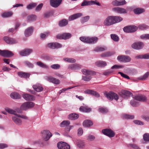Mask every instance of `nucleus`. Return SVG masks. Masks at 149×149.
<instances>
[{"instance_id": "4c0bfd02", "label": "nucleus", "mask_w": 149, "mask_h": 149, "mask_svg": "<svg viewBox=\"0 0 149 149\" xmlns=\"http://www.w3.org/2000/svg\"><path fill=\"white\" fill-rule=\"evenodd\" d=\"M68 24V20L66 19H63L59 22V25L60 26H66Z\"/></svg>"}, {"instance_id": "6e6552de", "label": "nucleus", "mask_w": 149, "mask_h": 149, "mask_svg": "<svg viewBox=\"0 0 149 149\" xmlns=\"http://www.w3.org/2000/svg\"><path fill=\"white\" fill-rule=\"evenodd\" d=\"M13 55L12 52L8 50H2L0 49V55L3 57H9Z\"/></svg>"}, {"instance_id": "f03ea898", "label": "nucleus", "mask_w": 149, "mask_h": 149, "mask_svg": "<svg viewBox=\"0 0 149 149\" xmlns=\"http://www.w3.org/2000/svg\"><path fill=\"white\" fill-rule=\"evenodd\" d=\"M79 39L82 42L88 43H94L97 41L98 39L97 37L90 38L81 37H80Z\"/></svg>"}, {"instance_id": "39448f33", "label": "nucleus", "mask_w": 149, "mask_h": 149, "mask_svg": "<svg viewBox=\"0 0 149 149\" xmlns=\"http://www.w3.org/2000/svg\"><path fill=\"white\" fill-rule=\"evenodd\" d=\"M41 134L42 139L46 141L49 140L52 136L50 131H42Z\"/></svg>"}, {"instance_id": "338daca9", "label": "nucleus", "mask_w": 149, "mask_h": 149, "mask_svg": "<svg viewBox=\"0 0 149 149\" xmlns=\"http://www.w3.org/2000/svg\"><path fill=\"white\" fill-rule=\"evenodd\" d=\"M74 87H70L67 88H63L62 89L60 90L58 92V93L59 94H61L62 93L65 92V91H66V90H68V89H71L72 88H73Z\"/></svg>"}, {"instance_id": "e433bc0d", "label": "nucleus", "mask_w": 149, "mask_h": 149, "mask_svg": "<svg viewBox=\"0 0 149 149\" xmlns=\"http://www.w3.org/2000/svg\"><path fill=\"white\" fill-rule=\"evenodd\" d=\"M70 122L69 120H64L62 121L60 124V127H65L69 125Z\"/></svg>"}, {"instance_id": "dca6fc26", "label": "nucleus", "mask_w": 149, "mask_h": 149, "mask_svg": "<svg viewBox=\"0 0 149 149\" xmlns=\"http://www.w3.org/2000/svg\"><path fill=\"white\" fill-rule=\"evenodd\" d=\"M22 97L26 101H32L35 99V97L34 96L27 93L23 94Z\"/></svg>"}, {"instance_id": "a211bd4d", "label": "nucleus", "mask_w": 149, "mask_h": 149, "mask_svg": "<svg viewBox=\"0 0 149 149\" xmlns=\"http://www.w3.org/2000/svg\"><path fill=\"white\" fill-rule=\"evenodd\" d=\"M4 40L7 44H13L17 42L16 40L13 38H10L8 36H5L3 37Z\"/></svg>"}, {"instance_id": "4be33fe9", "label": "nucleus", "mask_w": 149, "mask_h": 149, "mask_svg": "<svg viewBox=\"0 0 149 149\" xmlns=\"http://www.w3.org/2000/svg\"><path fill=\"white\" fill-rule=\"evenodd\" d=\"M17 74L20 77L25 78H29L30 75V74L29 73L22 72H18L17 73Z\"/></svg>"}, {"instance_id": "4468645a", "label": "nucleus", "mask_w": 149, "mask_h": 149, "mask_svg": "<svg viewBox=\"0 0 149 149\" xmlns=\"http://www.w3.org/2000/svg\"><path fill=\"white\" fill-rule=\"evenodd\" d=\"M47 46L51 49L58 48L61 47L62 45L58 42L50 43L48 44Z\"/></svg>"}, {"instance_id": "7ed1b4c3", "label": "nucleus", "mask_w": 149, "mask_h": 149, "mask_svg": "<svg viewBox=\"0 0 149 149\" xmlns=\"http://www.w3.org/2000/svg\"><path fill=\"white\" fill-rule=\"evenodd\" d=\"M104 94L108 99L111 100H112L113 99L117 100L118 99V95L112 91H110L109 93L105 92Z\"/></svg>"}, {"instance_id": "37998d69", "label": "nucleus", "mask_w": 149, "mask_h": 149, "mask_svg": "<svg viewBox=\"0 0 149 149\" xmlns=\"http://www.w3.org/2000/svg\"><path fill=\"white\" fill-rule=\"evenodd\" d=\"M123 117L124 118L126 119H133L134 118L133 115H130L127 114H123Z\"/></svg>"}, {"instance_id": "09e8293b", "label": "nucleus", "mask_w": 149, "mask_h": 149, "mask_svg": "<svg viewBox=\"0 0 149 149\" xmlns=\"http://www.w3.org/2000/svg\"><path fill=\"white\" fill-rule=\"evenodd\" d=\"M149 75V72H147L143 75L139 77V79L140 80H144L148 77Z\"/></svg>"}, {"instance_id": "9d476101", "label": "nucleus", "mask_w": 149, "mask_h": 149, "mask_svg": "<svg viewBox=\"0 0 149 149\" xmlns=\"http://www.w3.org/2000/svg\"><path fill=\"white\" fill-rule=\"evenodd\" d=\"M114 12L120 14H126L127 13V10L124 8L119 7H116L112 9Z\"/></svg>"}, {"instance_id": "bf43d9fd", "label": "nucleus", "mask_w": 149, "mask_h": 149, "mask_svg": "<svg viewBox=\"0 0 149 149\" xmlns=\"http://www.w3.org/2000/svg\"><path fill=\"white\" fill-rule=\"evenodd\" d=\"M133 122L136 125H144V123L140 120H135L133 121Z\"/></svg>"}, {"instance_id": "393cba45", "label": "nucleus", "mask_w": 149, "mask_h": 149, "mask_svg": "<svg viewBox=\"0 0 149 149\" xmlns=\"http://www.w3.org/2000/svg\"><path fill=\"white\" fill-rule=\"evenodd\" d=\"M33 27H30L26 29L25 31L24 34L26 37H28L30 36L33 33Z\"/></svg>"}, {"instance_id": "4d7b16f0", "label": "nucleus", "mask_w": 149, "mask_h": 149, "mask_svg": "<svg viewBox=\"0 0 149 149\" xmlns=\"http://www.w3.org/2000/svg\"><path fill=\"white\" fill-rule=\"evenodd\" d=\"M144 140L146 142H149V134H145L143 136Z\"/></svg>"}, {"instance_id": "0e129e2a", "label": "nucleus", "mask_w": 149, "mask_h": 149, "mask_svg": "<svg viewBox=\"0 0 149 149\" xmlns=\"http://www.w3.org/2000/svg\"><path fill=\"white\" fill-rule=\"evenodd\" d=\"M60 65L58 64H53L51 66V68L54 69H59L60 68Z\"/></svg>"}, {"instance_id": "3c124183", "label": "nucleus", "mask_w": 149, "mask_h": 149, "mask_svg": "<svg viewBox=\"0 0 149 149\" xmlns=\"http://www.w3.org/2000/svg\"><path fill=\"white\" fill-rule=\"evenodd\" d=\"M138 28L141 30H143L148 29V26L145 24H143L139 25Z\"/></svg>"}, {"instance_id": "2f4dec72", "label": "nucleus", "mask_w": 149, "mask_h": 149, "mask_svg": "<svg viewBox=\"0 0 149 149\" xmlns=\"http://www.w3.org/2000/svg\"><path fill=\"white\" fill-rule=\"evenodd\" d=\"M10 96L11 98L15 99H19L21 97V96L18 93L15 92L12 93Z\"/></svg>"}, {"instance_id": "f3484780", "label": "nucleus", "mask_w": 149, "mask_h": 149, "mask_svg": "<svg viewBox=\"0 0 149 149\" xmlns=\"http://www.w3.org/2000/svg\"><path fill=\"white\" fill-rule=\"evenodd\" d=\"M32 52V50L31 49H25L21 51L19 53L20 55L22 56H25L29 55Z\"/></svg>"}, {"instance_id": "49530a36", "label": "nucleus", "mask_w": 149, "mask_h": 149, "mask_svg": "<svg viewBox=\"0 0 149 149\" xmlns=\"http://www.w3.org/2000/svg\"><path fill=\"white\" fill-rule=\"evenodd\" d=\"M90 18V17L89 16L82 17L81 19V22L82 23H84L88 21Z\"/></svg>"}, {"instance_id": "f257e3e1", "label": "nucleus", "mask_w": 149, "mask_h": 149, "mask_svg": "<svg viewBox=\"0 0 149 149\" xmlns=\"http://www.w3.org/2000/svg\"><path fill=\"white\" fill-rule=\"evenodd\" d=\"M134 100H132L130 102V104L133 107H136L139 105V101L141 102H145L147 100L146 97L143 95H137L133 97Z\"/></svg>"}, {"instance_id": "6e6d98bb", "label": "nucleus", "mask_w": 149, "mask_h": 149, "mask_svg": "<svg viewBox=\"0 0 149 149\" xmlns=\"http://www.w3.org/2000/svg\"><path fill=\"white\" fill-rule=\"evenodd\" d=\"M85 145L84 142L81 140L79 141L77 143V146L80 148H83Z\"/></svg>"}, {"instance_id": "ea45409f", "label": "nucleus", "mask_w": 149, "mask_h": 149, "mask_svg": "<svg viewBox=\"0 0 149 149\" xmlns=\"http://www.w3.org/2000/svg\"><path fill=\"white\" fill-rule=\"evenodd\" d=\"M122 96L124 97V96H126V97L130 96L132 95V93L130 91L126 90H124L122 91Z\"/></svg>"}, {"instance_id": "58836bf2", "label": "nucleus", "mask_w": 149, "mask_h": 149, "mask_svg": "<svg viewBox=\"0 0 149 149\" xmlns=\"http://www.w3.org/2000/svg\"><path fill=\"white\" fill-rule=\"evenodd\" d=\"M144 9L139 8H136L134 10V11L135 13L137 14L142 13L144 12Z\"/></svg>"}, {"instance_id": "774afa93", "label": "nucleus", "mask_w": 149, "mask_h": 149, "mask_svg": "<svg viewBox=\"0 0 149 149\" xmlns=\"http://www.w3.org/2000/svg\"><path fill=\"white\" fill-rule=\"evenodd\" d=\"M90 3L89 1H84L81 3V6L90 5Z\"/></svg>"}, {"instance_id": "473e14b6", "label": "nucleus", "mask_w": 149, "mask_h": 149, "mask_svg": "<svg viewBox=\"0 0 149 149\" xmlns=\"http://www.w3.org/2000/svg\"><path fill=\"white\" fill-rule=\"evenodd\" d=\"M12 119L14 123L17 125H20L22 123L21 120L17 116L13 117Z\"/></svg>"}, {"instance_id": "72a5a7b5", "label": "nucleus", "mask_w": 149, "mask_h": 149, "mask_svg": "<svg viewBox=\"0 0 149 149\" xmlns=\"http://www.w3.org/2000/svg\"><path fill=\"white\" fill-rule=\"evenodd\" d=\"M113 17L114 24L119 22L123 20V18L120 16H113Z\"/></svg>"}, {"instance_id": "ddd939ff", "label": "nucleus", "mask_w": 149, "mask_h": 149, "mask_svg": "<svg viewBox=\"0 0 149 149\" xmlns=\"http://www.w3.org/2000/svg\"><path fill=\"white\" fill-rule=\"evenodd\" d=\"M59 149H70V146L64 142H60L57 144Z\"/></svg>"}, {"instance_id": "c756f323", "label": "nucleus", "mask_w": 149, "mask_h": 149, "mask_svg": "<svg viewBox=\"0 0 149 149\" xmlns=\"http://www.w3.org/2000/svg\"><path fill=\"white\" fill-rule=\"evenodd\" d=\"M95 65L98 67H104L107 65V63L103 61H99L95 63Z\"/></svg>"}, {"instance_id": "c85d7f7f", "label": "nucleus", "mask_w": 149, "mask_h": 149, "mask_svg": "<svg viewBox=\"0 0 149 149\" xmlns=\"http://www.w3.org/2000/svg\"><path fill=\"white\" fill-rule=\"evenodd\" d=\"M79 117L78 115L75 113H72L69 115L68 118L71 120H74L77 119Z\"/></svg>"}, {"instance_id": "423d86ee", "label": "nucleus", "mask_w": 149, "mask_h": 149, "mask_svg": "<svg viewBox=\"0 0 149 149\" xmlns=\"http://www.w3.org/2000/svg\"><path fill=\"white\" fill-rule=\"evenodd\" d=\"M113 16H109L104 20L103 24L106 26H109L114 24Z\"/></svg>"}, {"instance_id": "f8f14e48", "label": "nucleus", "mask_w": 149, "mask_h": 149, "mask_svg": "<svg viewBox=\"0 0 149 149\" xmlns=\"http://www.w3.org/2000/svg\"><path fill=\"white\" fill-rule=\"evenodd\" d=\"M71 36V34L69 33H64L61 34H58L56 36L57 38L66 39L69 38Z\"/></svg>"}, {"instance_id": "c03bdc74", "label": "nucleus", "mask_w": 149, "mask_h": 149, "mask_svg": "<svg viewBox=\"0 0 149 149\" xmlns=\"http://www.w3.org/2000/svg\"><path fill=\"white\" fill-rule=\"evenodd\" d=\"M111 37L112 39L114 41L117 42L119 40L118 37L115 34H111Z\"/></svg>"}, {"instance_id": "8fccbe9b", "label": "nucleus", "mask_w": 149, "mask_h": 149, "mask_svg": "<svg viewBox=\"0 0 149 149\" xmlns=\"http://www.w3.org/2000/svg\"><path fill=\"white\" fill-rule=\"evenodd\" d=\"M95 139V137L94 136L90 134L88 136L86 137V139L88 141H93Z\"/></svg>"}, {"instance_id": "7c9ffc66", "label": "nucleus", "mask_w": 149, "mask_h": 149, "mask_svg": "<svg viewBox=\"0 0 149 149\" xmlns=\"http://www.w3.org/2000/svg\"><path fill=\"white\" fill-rule=\"evenodd\" d=\"M83 124L85 127H89L93 125V123L90 120H86L84 121Z\"/></svg>"}, {"instance_id": "e2e57ef3", "label": "nucleus", "mask_w": 149, "mask_h": 149, "mask_svg": "<svg viewBox=\"0 0 149 149\" xmlns=\"http://www.w3.org/2000/svg\"><path fill=\"white\" fill-rule=\"evenodd\" d=\"M42 3H40L36 8L35 10L36 11L38 12L40 10L43 6Z\"/></svg>"}, {"instance_id": "680f3d73", "label": "nucleus", "mask_w": 149, "mask_h": 149, "mask_svg": "<svg viewBox=\"0 0 149 149\" xmlns=\"http://www.w3.org/2000/svg\"><path fill=\"white\" fill-rule=\"evenodd\" d=\"M24 63L26 65L28 66L29 67L32 68L33 67V65L27 61H25L24 62Z\"/></svg>"}, {"instance_id": "20e7f679", "label": "nucleus", "mask_w": 149, "mask_h": 149, "mask_svg": "<svg viewBox=\"0 0 149 149\" xmlns=\"http://www.w3.org/2000/svg\"><path fill=\"white\" fill-rule=\"evenodd\" d=\"M35 104L32 102H26L23 103L21 106V109L23 110H26L28 109L33 107Z\"/></svg>"}, {"instance_id": "864d4df0", "label": "nucleus", "mask_w": 149, "mask_h": 149, "mask_svg": "<svg viewBox=\"0 0 149 149\" xmlns=\"http://www.w3.org/2000/svg\"><path fill=\"white\" fill-rule=\"evenodd\" d=\"M113 54L110 52H107L105 53L102 54H101L102 57H107L111 56Z\"/></svg>"}, {"instance_id": "f704fd0d", "label": "nucleus", "mask_w": 149, "mask_h": 149, "mask_svg": "<svg viewBox=\"0 0 149 149\" xmlns=\"http://www.w3.org/2000/svg\"><path fill=\"white\" fill-rule=\"evenodd\" d=\"M13 14L12 11L7 12L3 13L1 16L3 18L8 17L11 16Z\"/></svg>"}, {"instance_id": "052dcab7", "label": "nucleus", "mask_w": 149, "mask_h": 149, "mask_svg": "<svg viewBox=\"0 0 149 149\" xmlns=\"http://www.w3.org/2000/svg\"><path fill=\"white\" fill-rule=\"evenodd\" d=\"M91 77L90 76H83L82 79L84 81H88L91 80Z\"/></svg>"}, {"instance_id": "a18cd8bd", "label": "nucleus", "mask_w": 149, "mask_h": 149, "mask_svg": "<svg viewBox=\"0 0 149 149\" xmlns=\"http://www.w3.org/2000/svg\"><path fill=\"white\" fill-rule=\"evenodd\" d=\"M36 5L37 4L36 3H31L27 5L26 8L29 10L31 9L36 7Z\"/></svg>"}, {"instance_id": "5fc2aeb1", "label": "nucleus", "mask_w": 149, "mask_h": 149, "mask_svg": "<svg viewBox=\"0 0 149 149\" xmlns=\"http://www.w3.org/2000/svg\"><path fill=\"white\" fill-rule=\"evenodd\" d=\"M49 35V32H46L45 33H41L40 36L41 38L45 39L46 37Z\"/></svg>"}, {"instance_id": "9b49d317", "label": "nucleus", "mask_w": 149, "mask_h": 149, "mask_svg": "<svg viewBox=\"0 0 149 149\" xmlns=\"http://www.w3.org/2000/svg\"><path fill=\"white\" fill-rule=\"evenodd\" d=\"M143 43L142 42H135L132 45V47L135 49H142L144 47Z\"/></svg>"}, {"instance_id": "79ce46f5", "label": "nucleus", "mask_w": 149, "mask_h": 149, "mask_svg": "<svg viewBox=\"0 0 149 149\" xmlns=\"http://www.w3.org/2000/svg\"><path fill=\"white\" fill-rule=\"evenodd\" d=\"M36 64L38 65L43 68H48V66L42 63L40 61L37 62L36 63Z\"/></svg>"}, {"instance_id": "b1692460", "label": "nucleus", "mask_w": 149, "mask_h": 149, "mask_svg": "<svg viewBox=\"0 0 149 149\" xmlns=\"http://www.w3.org/2000/svg\"><path fill=\"white\" fill-rule=\"evenodd\" d=\"M82 15V14L81 13H76L70 16L68 19L69 21L72 20L80 17Z\"/></svg>"}, {"instance_id": "de8ad7c7", "label": "nucleus", "mask_w": 149, "mask_h": 149, "mask_svg": "<svg viewBox=\"0 0 149 149\" xmlns=\"http://www.w3.org/2000/svg\"><path fill=\"white\" fill-rule=\"evenodd\" d=\"M6 111L10 114L17 115L16 111L11 109L7 108L6 109Z\"/></svg>"}, {"instance_id": "cd10ccee", "label": "nucleus", "mask_w": 149, "mask_h": 149, "mask_svg": "<svg viewBox=\"0 0 149 149\" xmlns=\"http://www.w3.org/2000/svg\"><path fill=\"white\" fill-rule=\"evenodd\" d=\"M80 111L84 112H89L91 111V109L87 107L81 106L79 108Z\"/></svg>"}, {"instance_id": "a878e982", "label": "nucleus", "mask_w": 149, "mask_h": 149, "mask_svg": "<svg viewBox=\"0 0 149 149\" xmlns=\"http://www.w3.org/2000/svg\"><path fill=\"white\" fill-rule=\"evenodd\" d=\"M81 65L77 64H74L70 65L68 66V68L72 70H75L80 69Z\"/></svg>"}, {"instance_id": "5701e85b", "label": "nucleus", "mask_w": 149, "mask_h": 149, "mask_svg": "<svg viewBox=\"0 0 149 149\" xmlns=\"http://www.w3.org/2000/svg\"><path fill=\"white\" fill-rule=\"evenodd\" d=\"M82 72L83 74L85 75H92L95 74L94 71L86 69H83L82 70Z\"/></svg>"}, {"instance_id": "1a4fd4ad", "label": "nucleus", "mask_w": 149, "mask_h": 149, "mask_svg": "<svg viewBox=\"0 0 149 149\" xmlns=\"http://www.w3.org/2000/svg\"><path fill=\"white\" fill-rule=\"evenodd\" d=\"M117 59L120 61L128 62L131 61V58L128 56L122 55L118 56L117 57Z\"/></svg>"}, {"instance_id": "69168bd1", "label": "nucleus", "mask_w": 149, "mask_h": 149, "mask_svg": "<svg viewBox=\"0 0 149 149\" xmlns=\"http://www.w3.org/2000/svg\"><path fill=\"white\" fill-rule=\"evenodd\" d=\"M140 38L142 39H149V34L142 35L140 36Z\"/></svg>"}, {"instance_id": "603ef678", "label": "nucleus", "mask_w": 149, "mask_h": 149, "mask_svg": "<svg viewBox=\"0 0 149 149\" xmlns=\"http://www.w3.org/2000/svg\"><path fill=\"white\" fill-rule=\"evenodd\" d=\"M63 59L65 61L70 63H74L76 62L75 59L73 58H66Z\"/></svg>"}, {"instance_id": "2eb2a0df", "label": "nucleus", "mask_w": 149, "mask_h": 149, "mask_svg": "<svg viewBox=\"0 0 149 149\" xmlns=\"http://www.w3.org/2000/svg\"><path fill=\"white\" fill-rule=\"evenodd\" d=\"M62 0H50L51 6L54 7H57L60 4Z\"/></svg>"}, {"instance_id": "c9c22d12", "label": "nucleus", "mask_w": 149, "mask_h": 149, "mask_svg": "<svg viewBox=\"0 0 149 149\" xmlns=\"http://www.w3.org/2000/svg\"><path fill=\"white\" fill-rule=\"evenodd\" d=\"M36 19V16L34 15H32L27 16V19L29 22L33 21L35 20Z\"/></svg>"}, {"instance_id": "aec40b11", "label": "nucleus", "mask_w": 149, "mask_h": 149, "mask_svg": "<svg viewBox=\"0 0 149 149\" xmlns=\"http://www.w3.org/2000/svg\"><path fill=\"white\" fill-rule=\"evenodd\" d=\"M47 80L49 82L56 84H59L60 83L59 80L51 76L47 77Z\"/></svg>"}, {"instance_id": "bb28decb", "label": "nucleus", "mask_w": 149, "mask_h": 149, "mask_svg": "<svg viewBox=\"0 0 149 149\" xmlns=\"http://www.w3.org/2000/svg\"><path fill=\"white\" fill-rule=\"evenodd\" d=\"M103 134L109 137H112L115 135V133L113 131H102Z\"/></svg>"}, {"instance_id": "412c9836", "label": "nucleus", "mask_w": 149, "mask_h": 149, "mask_svg": "<svg viewBox=\"0 0 149 149\" xmlns=\"http://www.w3.org/2000/svg\"><path fill=\"white\" fill-rule=\"evenodd\" d=\"M84 93L86 94H89L95 96L96 97H99L100 96L99 94L97 92L90 90H88L84 91Z\"/></svg>"}, {"instance_id": "13d9d810", "label": "nucleus", "mask_w": 149, "mask_h": 149, "mask_svg": "<svg viewBox=\"0 0 149 149\" xmlns=\"http://www.w3.org/2000/svg\"><path fill=\"white\" fill-rule=\"evenodd\" d=\"M98 110L100 112L102 113H106L108 111V109L107 108L103 107L100 108Z\"/></svg>"}, {"instance_id": "a19ab883", "label": "nucleus", "mask_w": 149, "mask_h": 149, "mask_svg": "<svg viewBox=\"0 0 149 149\" xmlns=\"http://www.w3.org/2000/svg\"><path fill=\"white\" fill-rule=\"evenodd\" d=\"M107 49V48L106 47H97L95 48L94 51L98 52L100 51H103Z\"/></svg>"}, {"instance_id": "6ab92c4d", "label": "nucleus", "mask_w": 149, "mask_h": 149, "mask_svg": "<svg viewBox=\"0 0 149 149\" xmlns=\"http://www.w3.org/2000/svg\"><path fill=\"white\" fill-rule=\"evenodd\" d=\"M33 87L35 91L38 92L42 91L43 89L41 85L39 84H36L33 85Z\"/></svg>"}, {"instance_id": "0eeeda50", "label": "nucleus", "mask_w": 149, "mask_h": 149, "mask_svg": "<svg viewBox=\"0 0 149 149\" xmlns=\"http://www.w3.org/2000/svg\"><path fill=\"white\" fill-rule=\"evenodd\" d=\"M138 28L135 26H129L125 27L123 28L124 32L127 33L133 32L136 31Z\"/></svg>"}]
</instances>
